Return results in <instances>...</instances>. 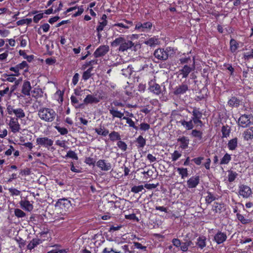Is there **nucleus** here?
<instances>
[{"instance_id": "1", "label": "nucleus", "mask_w": 253, "mask_h": 253, "mask_svg": "<svg viewBox=\"0 0 253 253\" xmlns=\"http://www.w3.org/2000/svg\"><path fill=\"white\" fill-rule=\"evenodd\" d=\"M38 115L42 120L48 123L53 122L57 115L53 109L45 107L41 108Z\"/></svg>"}, {"instance_id": "2", "label": "nucleus", "mask_w": 253, "mask_h": 253, "mask_svg": "<svg viewBox=\"0 0 253 253\" xmlns=\"http://www.w3.org/2000/svg\"><path fill=\"white\" fill-rule=\"evenodd\" d=\"M112 46L116 47L119 45V50L124 52L134 46V43L131 41L125 39L122 37L116 38L111 43Z\"/></svg>"}, {"instance_id": "3", "label": "nucleus", "mask_w": 253, "mask_h": 253, "mask_svg": "<svg viewBox=\"0 0 253 253\" xmlns=\"http://www.w3.org/2000/svg\"><path fill=\"white\" fill-rule=\"evenodd\" d=\"M104 93L103 91H97L94 94H88L84 99V103L85 105L89 104H97L104 98Z\"/></svg>"}, {"instance_id": "4", "label": "nucleus", "mask_w": 253, "mask_h": 253, "mask_svg": "<svg viewBox=\"0 0 253 253\" xmlns=\"http://www.w3.org/2000/svg\"><path fill=\"white\" fill-rule=\"evenodd\" d=\"M172 53L170 47L164 48H158L155 50L154 56L158 60H166Z\"/></svg>"}, {"instance_id": "5", "label": "nucleus", "mask_w": 253, "mask_h": 253, "mask_svg": "<svg viewBox=\"0 0 253 253\" xmlns=\"http://www.w3.org/2000/svg\"><path fill=\"white\" fill-rule=\"evenodd\" d=\"M252 194L251 188L244 184L240 185L239 187L238 195L244 198H248Z\"/></svg>"}, {"instance_id": "6", "label": "nucleus", "mask_w": 253, "mask_h": 253, "mask_svg": "<svg viewBox=\"0 0 253 253\" xmlns=\"http://www.w3.org/2000/svg\"><path fill=\"white\" fill-rule=\"evenodd\" d=\"M36 143L37 145L48 148L53 145V141L46 137H38L36 139Z\"/></svg>"}, {"instance_id": "7", "label": "nucleus", "mask_w": 253, "mask_h": 253, "mask_svg": "<svg viewBox=\"0 0 253 253\" xmlns=\"http://www.w3.org/2000/svg\"><path fill=\"white\" fill-rule=\"evenodd\" d=\"M109 50L108 45H103L98 47L93 53L95 57L98 58L104 56Z\"/></svg>"}, {"instance_id": "8", "label": "nucleus", "mask_w": 253, "mask_h": 253, "mask_svg": "<svg viewBox=\"0 0 253 253\" xmlns=\"http://www.w3.org/2000/svg\"><path fill=\"white\" fill-rule=\"evenodd\" d=\"M96 166L102 171H109L112 169V165L105 160L100 159L96 163Z\"/></svg>"}, {"instance_id": "9", "label": "nucleus", "mask_w": 253, "mask_h": 253, "mask_svg": "<svg viewBox=\"0 0 253 253\" xmlns=\"http://www.w3.org/2000/svg\"><path fill=\"white\" fill-rule=\"evenodd\" d=\"M238 125L242 127H247L251 123L250 116L247 115H242L238 120Z\"/></svg>"}, {"instance_id": "10", "label": "nucleus", "mask_w": 253, "mask_h": 253, "mask_svg": "<svg viewBox=\"0 0 253 253\" xmlns=\"http://www.w3.org/2000/svg\"><path fill=\"white\" fill-rule=\"evenodd\" d=\"M9 126L13 133L19 132L20 129V125L17 119L11 118L9 121Z\"/></svg>"}, {"instance_id": "11", "label": "nucleus", "mask_w": 253, "mask_h": 253, "mask_svg": "<svg viewBox=\"0 0 253 253\" xmlns=\"http://www.w3.org/2000/svg\"><path fill=\"white\" fill-rule=\"evenodd\" d=\"M200 183V176L198 175L191 177L187 181V185L189 188H194Z\"/></svg>"}, {"instance_id": "12", "label": "nucleus", "mask_w": 253, "mask_h": 253, "mask_svg": "<svg viewBox=\"0 0 253 253\" xmlns=\"http://www.w3.org/2000/svg\"><path fill=\"white\" fill-rule=\"evenodd\" d=\"M152 24L150 22H146L143 24L139 23L136 25L135 29L140 32H146L151 29Z\"/></svg>"}, {"instance_id": "13", "label": "nucleus", "mask_w": 253, "mask_h": 253, "mask_svg": "<svg viewBox=\"0 0 253 253\" xmlns=\"http://www.w3.org/2000/svg\"><path fill=\"white\" fill-rule=\"evenodd\" d=\"M150 90L151 92L156 95H160L161 94H164V91H165V86L163 87V90L161 88L160 85L156 83H154L150 85Z\"/></svg>"}, {"instance_id": "14", "label": "nucleus", "mask_w": 253, "mask_h": 253, "mask_svg": "<svg viewBox=\"0 0 253 253\" xmlns=\"http://www.w3.org/2000/svg\"><path fill=\"white\" fill-rule=\"evenodd\" d=\"M188 89L189 87L187 84H182L175 87L173 91V93L176 95L183 94L188 90Z\"/></svg>"}, {"instance_id": "15", "label": "nucleus", "mask_w": 253, "mask_h": 253, "mask_svg": "<svg viewBox=\"0 0 253 253\" xmlns=\"http://www.w3.org/2000/svg\"><path fill=\"white\" fill-rule=\"evenodd\" d=\"M227 238L226 234L224 233L218 231L214 237V240L217 244L223 243Z\"/></svg>"}, {"instance_id": "16", "label": "nucleus", "mask_w": 253, "mask_h": 253, "mask_svg": "<svg viewBox=\"0 0 253 253\" xmlns=\"http://www.w3.org/2000/svg\"><path fill=\"white\" fill-rule=\"evenodd\" d=\"M32 89L31 84L29 81H25L22 86L21 92L25 95L30 96Z\"/></svg>"}, {"instance_id": "17", "label": "nucleus", "mask_w": 253, "mask_h": 253, "mask_svg": "<svg viewBox=\"0 0 253 253\" xmlns=\"http://www.w3.org/2000/svg\"><path fill=\"white\" fill-rule=\"evenodd\" d=\"M177 141L180 143V147L182 149L188 148L189 143V139L187 137L182 136L177 139Z\"/></svg>"}, {"instance_id": "18", "label": "nucleus", "mask_w": 253, "mask_h": 253, "mask_svg": "<svg viewBox=\"0 0 253 253\" xmlns=\"http://www.w3.org/2000/svg\"><path fill=\"white\" fill-rule=\"evenodd\" d=\"M192 68L186 65H184L180 70H179V75H182V78H186L188 77L189 73L192 71Z\"/></svg>"}, {"instance_id": "19", "label": "nucleus", "mask_w": 253, "mask_h": 253, "mask_svg": "<svg viewBox=\"0 0 253 253\" xmlns=\"http://www.w3.org/2000/svg\"><path fill=\"white\" fill-rule=\"evenodd\" d=\"M21 207L28 211H31L33 209V206L27 200H21L20 202Z\"/></svg>"}, {"instance_id": "20", "label": "nucleus", "mask_w": 253, "mask_h": 253, "mask_svg": "<svg viewBox=\"0 0 253 253\" xmlns=\"http://www.w3.org/2000/svg\"><path fill=\"white\" fill-rule=\"evenodd\" d=\"M109 113L112 115L113 118H118L121 119L124 117V113L118 111L114 107H111L109 109Z\"/></svg>"}, {"instance_id": "21", "label": "nucleus", "mask_w": 253, "mask_h": 253, "mask_svg": "<svg viewBox=\"0 0 253 253\" xmlns=\"http://www.w3.org/2000/svg\"><path fill=\"white\" fill-rule=\"evenodd\" d=\"M71 206L70 201L66 198L60 199L56 203V206L62 207L69 208Z\"/></svg>"}, {"instance_id": "22", "label": "nucleus", "mask_w": 253, "mask_h": 253, "mask_svg": "<svg viewBox=\"0 0 253 253\" xmlns=\"http://www.w3.org/2000/svg\"><path fill=\"white\" fill-rule=\"evenodd\" d=\"M212 210L216 213H220L225 211V205L222 203H214Z\"/></svg>"}, {"instance_id": "23", "label": "nucleus", "mask_w": 253, "mask_h": 253, "mask_svg": "<svg viewBox=\"0 0 253 253\" xmlns=\"http://www.w3.org/2000/svg\"><path fill=\"white\" fill-rule=\"evenodd\" d=\"M42 243V241L39 238H34L31 240L27 245V249L32 250L38 245Z\"/></svg>"}, {"instance_id": "24", "label": "nucleus", "mask_w": 253, "mask_h": 253, "mask_svg": "<svg viewBox=\"0 0 253 253\" xmlns=\"http://www.w3.org/2000/svg\"><path fill=\"white\" fill-rule=\"evenodd\" d=\"M244 139L249 140L253 139V126L246 129L243 133Z\"/></svg>"}, {"instance_id": "25", "label": "nucleus", "mask_w": 253, "mask_h": 253, "mask_svg": "<svg viewBox=\"0 0 253 253\" xmlns=\"http://www.w3.org/2000/svg\"><path fill=\"white\" fill-rule=\"evenodd\" d=\"M136 146L138 149L143 148L146 145V139L142 135H139L136 139Z\"/></svg>"}, {"instance_id": "26", "label": "nucleus", "mask_w": 253, "mask_h": 253, "mask_svg": "<svg viewBox=\"0 0 253 253\" xmlns=\"http://www.w3.org/2000/svg\"><path fill=\"white\" fill-rule=\"evenodd\" d=\"M239 47V42H238L235 39H231L230 41V49L231 52L232 53L235 52Z\"/></svg>"}, {"instance_id": "27", "label": "nucleus", "mask_w": 253, "mask_h": 253, "mask_svg": "<svg viewBox=\"0 0 253 253\" xmlns=\"http://www.w3.org/2000/svg\"><path fill=\"white\" fill-rule=\"evenodd\" d=\"M240 104V100L235 97H232L228 101V104L231 107H238Z\"/></svg>"}, {"instance_id": "28", "label": "nucleus", "mask_w": 253, "mask_h": 253, "mask_svg": "<svg viewBox=\"0 0 253 253\" xmlns=\"http://www.w3.org/2000/svg\"><path fill=\"white\" fill-rule=\"evenodd\" d=\"M180 124L183 126L185 127L187 130H190L193 129L194 127V125L192 122V120H190L189 121H186L184 120H181L179 122Z\"/></svg>"}, {"instance_id": "29", "label": "nucleus", "mask_w": 253, "mask_h": 253, "mask_svg": "<svg viewBox=\"0 0 253 253\" xmlns=\"http://www.w3.org/2000/svg\"><path fill=\"white\" fill-rule=\"evenodd\" d=\"M237 144L238 138L235 137L229 140L227 145L229 150H234L237 148Z\"/></svg>"}, {"instance_id": "30", "label": "nucleus", "mask_w": 253, "mask_h": 253, "mask_svg": "<svg viewBox=\"0 0 253 253\" xmlns=\"http://www.w3.org/2000/svg\"><path fill=\"white\" fill-rule=\"evenodd\" d=\"M110 139L112 141L120 140L121 139V135L118 132L113 131L109 134Z\"/></svg>"}, {"instance_id": "31", "label": "nucleus", "mask_w": 253, "mask_h": 253, "mask_svg": "<svg viewBox=\"0 0 253 253\" xmlns=\"http://www.w3.org/2000/svg\"><path fill=\"white\" fill-rule=\"evenodd\" d=\"M191 135L192 137L196 138L198 140H202L203 139V132L197 129H193Z\"/></svg>"}, {"instance_id": "32", "label": "nucleus", "mask_w": 253, "mask_h": 253, "mask_svg": "<svg viewBox=\"0 0 253 253\" xmlns=\"http://www.w3.org/2000/svg\"><path fill=\"white\" fill-rule=\"evenodd\" d=\"M206 238L205 236L199 237L197 239V245L201 249H203L206 246Z\"/></svg>"}, {"instance_id": "33", "label": "nucleus", "mask_w": 253, "mask_h": 253, "mask_svg": "<svg viewBox=\"0 0 253 253\" xmlns=\"http://www.w3.org/2000/svg\"><path fill=\"white\" fill-rule=\"evenodd\" d=\"M231 160V155L228 153H226L222 158L221 159L219 163L220 165H227Z\"/></svg>"}, {"instance_id": "34", "label": "nucleus", "mask_w": 253, "mask_h": 253, "mask_svg": "<svg viewBox=\"0 0 253 253\" xmlns=\"http://www.w3.org/2000/svg\"><path fill=\"white\" fill-rule=\"evenodd\" d=\"M92 69L93 67H91L83 73L82 76L83 80L84 81H87L89 78L91 77L92 75L91 71H92Z\"/></svg>"}, {"instance_id": "35", "label": "nucleus", "mask_w": 253, "mask_h": 253, "mask_svg": "<svg viewBox=\"0 0 253 253\" xmlns=\"http://www.w3.org/2000/svg\"><path fill=\"white\" fill-rule=\"evenodd\" d=\"M177 171L181 175L182 178L183 179L188 176V174L187 169L183 168H178L177 169Z\"/></svg>"}, {"instance_id": "36", "label": "nucleus", "mask_w": 253, "mask_h": 253, "mask_svg": "<svg viewBox=\"0 0 253 253\" xmlns=\"http://www.w3.org/2000/svg\"><path fill=\"white\" fill-rule=\"evenodd\" d=\"M15 116L17 118L22 119L25 117V114L24 110L22 108H16L14 112Z\"/></svg>"}, {"instance_id": "37", "label": "nucleus", "mask_w": 253, "mask_h": 253, "mask_svg": "<svg viewBox=\"0 0 253 253\" xmlns=\"http://www.w3.org/2000/svg\"><path fill=\"white\" fill-rule=\"evenodd\" d=\"M193 117L192 119H201L202 117V113L197 108H194L192 112Z\"/></svg>"}, {"instance_id": "38", "label": "nucleus", "mask_w": 253, "mask_h": 253, "mask_svg": "<svg viewBox=\"0 0 253 253\" xmlns=\"http://www.w3.org/2000/svg\"><path fill=\"white\" fill-rule=\"evenodd\" d=\"M123 119L126 120V123L130 127L133 128L136 130L138 129V127L135 125L134 122L130 118L126 117H124Z\"/></svg>"}, {"instance_id": "39", "label": "nucleus", "mask_w": 253, "mask_h": 253, "mask_svg": "<svg viewBox=\"0 0 253 253\" xmlns=\"http://www.w3.org/2000/svg\"><path fill=\"white\" fill-rule=\"evenodd\" d=\"M144 43L147 45L152 46L157 44L158 39L155 37L151 38L146 41Z\"/></svg>"}, {"instance_id": "40", "label": "nucleus", "mask_w": 253, "mask_h": 253, "mask_svg": "<svg viewBox=\"0 0 253 253\" xmlns=\"http://www.w3.org/2000/svg\"><path fill=\"white\" fill-rule=\"evenodd\" d=\"M221 132L222 136L223 137H227L229 135L230 130L228 126H223L221 128Z\"/></svg>"}, {"instance_id": "41", "label": "nucleus", "mask_w": 253, "mask_h": 253, "mask_svg": "<svg viewBox=\"0 0 253 253\" xmlns=\"http://www.w3.org/2000/svg\"><path fill=\"white\" fill-rule=\"evenodd\" d=\"M95 131L98 134L102 136H106L109 133V130L108 129H105L104 128H102V127H100L99 128H96L95 129Z\"/></svg>"}, {"instance_id": "42", "label": "nucleus", "mask_w": 253, "mask_h": 253, "mask_svg": "<svg viewBox=\"0 0 253 253\" xmlns=\"http://www.w3.org/2000/svg\"><path fill=\"white\" fill-rule=\"evenodd\" d=\"M74 91L75 95L77 96H82L85 93H87V92H91L89 89L82 90L81 88H76L74 90Z\"/></svg>"}, {"instance_id": "43", "label": "nucleus", "mask_w": 253, "mask_h": 253, "mask_svg": "<svg viewBox=\"0 0 253 253\" xmlns=\"http://www.w3.org/2000/svg\"><path fill=\"white\" fill-rule=\"evenodd\" d=\"M238 174L235 171H229V174L228 176V181L230 182H233L234 181L236 177L237 176Z\"/></svg>"}, {"instance_id": "44", "label": "nucleus", "mask_w": 253, "mask_h": 253, "mask_svg": "<svg viewBox=\"0 0 253 253\" xmlns=\"http://www.w3.org/2000/svg\"><path fill=\"white\" fill-rule=\"evenodd\" d=\"M117 145L118 147L124 152L126 151L127 149L126 144L121 140L118 141Z\"/></svg>"}, {"instance_id": "45", "label": "nucleus", "mask_w": 253, "mask_h": 253, "mask_svg": "<svg viewBox=\"0 0 253 253\" xmlns=\"http://www.w3.org/2000/svg\"><path fill=\"white\" fill-rule=\"evenodd\" d=\"M14 214L18 218L24 217L26 216V213L21 210L19 209H15L14 210Z\"/></svg>"}, {"instance_id": "46", "label": "nucleus", "mask_w": 253, "mask_h": 253, "mask_svg": "<svg viewBox=\"0 0 253 253\" xmlns=\"http://www.w3.org/2000/svg\"><path fill=\"white\" fill-rule=\"evenodd\" d=\"M236 215L238 219L244 224H247L250 222L249 219L245 218L243 215L240 213H237Z\"/></svg>"}, {"instance_id": "47", "label": "nucleus", "mask_w": 253, "mask_h": 253, "mask_svg": "<svg viewBox=\"0 0 253 253\" xmlns=\"http://www.w3.org/2000/svg\"><path fill=\"white\" fill-rule=\"evenodd\" d=\"M144 189L143 185L134 186L131 188V191L134 193H138Z\"/></svg>"}, {"instance_id": "48", "label": "nucleus", "mask_w": 253, "mask_h": 253, "mask_svg": "<svg viewBox=\"0 0 253 253\" xmlns=\"http://www.w3.org/2000/svg\"><path fill=\"white\" fill-rule=\"evenodd\" d=\"M215 200L214 196L210 192L208 193V195L206 197V203L210 204Z\"/></svg>"}, {"instance_id": "49", "label": "nucleus", "mask_w": 253, "mask_h": 253, "mask_svg": "<svg viewBox=\"0 0 253 253\" xmlns=\"http://www.w3.org/2000/svg\"><path fill=\"white\" fill-rule=\"evenodd\" d=\"M55 128L61 135L67 134L68 132L67 129L65 127H62L56 126H55Z\"/></svg>"}, {"instance_id": "50", "label": "nucleus", "mask_w": 253, "mask_h": 253, "mask_svg": "<svg viewBox=\"0 0 253 253\" xmlns=\"http://www.w3.org/2000/svg\"><path fill=\"white\" fill-rule=\"evenodd\" d=\"M66 157L72 158L75 160H78V159L76 153L72 150H70L67 152V155H66Z\"/></svg>"}, {"instance_id": "51", "label": "nucleus", "mask_w": 253, "mask_h": 253, "mask_svg": "<svg viewBox=\"0 0 253 253\" xmlns=\"http://www.w3.org/2000/svg\"><path fill=\"white\" fill-rule=\"evenodd\" d=\"M243 56L245 60L253 59V48L251 49L250 52L244 53Z\"/></svg>"}, {"instance_id": "52", "label": "nucleus", "mask_w": 253, "mask_h": 253, "mask_svg": "<svg viewBox=\"0 0 253 253\" xmlns=\"http://www.w3.org/2000/svg\"><path fill=\"white\" fill-rule=\"evenodd\" d=\"M107 24V21L100 22L99 23V25L97 26V27L96 28V30L98 31V32H100L102 31L103 30L104 27L105 26H106Z\"/></svg>"}, {"instance_id": "53", "label": "nucleus", "mask_w": 253, "mask_h": 253, "mask_svg": "<svg viewBox=\"0 0 253 253\" xmlns=\"http://www.w3.org/2000/svg\"><path fill=\"white\" fill-rule=\"evenodd\" d=\"M4 77H7V78L4 80L5 81H8L11 83H12L16 81V78L14 77V76L12 75V74L8 75L6 74H4L3 75Z\"/></svg>"}, {"instance_id": "54", "label": "nucleus", "mask_w": 253, "mask_h": 253, "mask_svg": "<svg viewBox=\"0 0 253 253\" xmlns=\"http://www.w3.org/2000/svg\"><path fill=\"white\" fill-rule=\"evenodd\" d=\"M8 190L11 196H18L21 193L19 190L13 188H9Z\"/></svg>"}, {"instance_id": "55", "label": "nucleus", "mask_w": 253, "mask_h": 253, "mask_svg": "<svg viewBox=\"0 0 253 253\" xmlns=\"http://www.w3.org/2000/svg\"><path fill=\"white\" fill-rule=\"evenodd\" d=\"M150 126L149 124L145 123H143L140 125V129L143 131H146L149 129Z\"/></svg>"}, {"instance_id": "56", "label": "nucleus", "mask_w": 253, "mask_h": 253, "mask_svg": "<svg viewBox=\"0 0 253 253\" xmlns=\"http://www.w3.org/2000/svg\"><path fill=\"white\" fill-rule=\"evenodd\" d=\"M133 244H134V247L138 249H140L143 251H146V248L147 247L146 246H143L141 245V244L138 243V242H133Z\"/></svg>"}, {"instance_id": "57", "label": "nucleus", "mask_w": 253, "mask_h": 253, "mask_svg": "<svg viewBox=\"0 0 253 253\" xmlns=\"http://www.w3.org/2000/svg\"><path fill=\"white\" fill-rule=\"evenodd\" d=\"M181 156V154L179 153L177 151H174L171 155V159L172 161H176Z\"/></svg>"}, {"instance_id": "58", "label": "nucleus", "mask_w": 253, "mask_h": 253, "mask_svg": "<svg viewBox=\"0 0 253 253\" xmlns=\"http://www.w3.org/2000/svg\"><path fill=\"white\" fill-rule=\"evenodd\" d=\"M43 13H39L35 16L33 18V21L35 23H37L41 19L43 18Z\"/></svg>"}, {"instance_id": "59", "label": "nucleus", "mask_w": 253, "mask_h": 253, "mask_svg": "<svg viewBox=\"0 0 253 253\" xmlns=\"http://www.w3.org/2000/svg\"><path fill=\"white\" fill-rule=\"evenodd\" d=\"M85 163L86 164L89 165L90 166H91V165L94 166L95 163V161L92 158L87 157V158H86V159L85 160Z\"/></svg>"}, {"instance_id": "60", "label": "nucleus", "mask_w": 253, "mask_h": 253, "mask_svg": "<svg viewBox=\"0 0 253 253\" xmlns=\"http://www.w3.org/2000/svg\"><path fill=\"white\" fill-rule=\"evenodd\" d=\"M15 240L18 243L19 247L20 248H22L25 246V241L24 240H23L21 238L19 237L18 238H16Z\"/></svg>"}, {"instance_id": "61", "label": "nucleus", "mask_w": 253, "mask_h": 253, "mask_svg": "<svg viewBox=\"0 0 253 253\" xmlns=\"http://www.w3.org/2000/svg\"><path fill=\"white\" fill-rule=\"evenodd\" d=\"M78 11L77 12H76L75 13H74L73 15V16L74 17H77L79 15H81L84 12V9L83 8V5H81V6L78 7Z\"/></svg>"}, {"instance_id": "62", "label": "nucleus", "mask_w": 253, "mask_h": 253, "mask_svg": "<svg viewBox=\"0 0 253 253\" xmlns=\"http://www.w3.org/2000/svg\"><path fill=\"white\" fill-rule=\"evenodd\" d=\"M9 70L11 71L14 72L15 73V74H12V75L13 76H18L20 74L19 73V70L18 69L17 65H16L15 67H10Z\"/></svg>"}, {"instance_id": "63", "label": "nucleus", "mask_w": 253, "mask_h": 253, "mask_svg": "<svg viewBox=\"0 0 253 253\" xmlns=\"http://www.w3.org/2000/svg\"><path fill=\"white\" fill-rule=\"evenodd\" d=\"M7 113L9 115H12V114H14L15 109L13 108V107L10 105H8L7 106L6 108Z\"/></svg>"}, {"instance_id": "64", "label": "nucleus", "mask_w": 253, "mask_h": 253, "mask_svg": "<svg viewBox=\"0 0 253 253\" xmlns=\"http://www.w3.org/2000/svg\"><path fill=\"white\" fill-rule=\"evenodd\" d=\"M172 243L173 246L176 247H180L181 244L180 240L177 238L173 239L172 240Z\"/></svg>"}]
</instances>
